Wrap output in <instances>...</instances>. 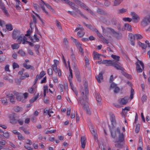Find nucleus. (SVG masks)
I'll use <instances>...</instances> for the list:
<instances>
[{
    "mask_svg": "<svg viewBox=\"0 0 150 150\" xmlns=\"http://www.w3.org/2000/svg\"><path fill=\"white\" fill-rule=\"evenodd\" d=\"M84 92L82 91L81 92V95L83 96V98H82L81 97H80L79 98V101L80 102L81 105H82V103H83L81 102L82 100H87V97L88 95V88L87 86V84L86 83H85L84 84Z\"/></svg>",
    "mask_w": 150,
    "mask_h": 150,
    "instance_id": "nucleus-1",
    "label": "nucleus"
},
{
    "mask_svg": "<svg viewBox=\"0 0 150 150\" xmlns=\"http://www.w3.org/2000/svg\"><path fill=\"white\" fill-rule=\"evenodd\" d=\"M76 4L80 5L81 7H83L85 10L87 11L88 12L91 14L93 16H95L96 14L94 13L88 7L86 6L83 3L81 2L78 0H76L75 1Z\"/></svg>",
    "mask_w": 150,
    "mask_h": 150,
    "instance_id": "nucleus-2",
    "label": "nucleus"
},
{
    "mask_svg": "<svg viewBox=\"0 0 150 150\" xmlns=\"http://www.w3.org/2000/svg\"><path fill=\"white\" fill-rule=\"evenodd\" d=\"M136 68L137 72L138 73L142 72V69L144 68V64L143 62L139 60L136 63Z\"/></svg>",
    "mask_w": 150,
    "mask_h": 150,
    "instance_id": "nucleus-3",
    "label": "nucleus"
},
{
    "mask_svg": "<svg viewBox=\"0 0 150 150\" xmlns=\"http://www.w3.org/2000/svg\"><path fill=\"white\" fill-rule=\"evenodd\" d=\"M106 29L110 31L113 37L118 38L122 36L121 34L116 31L114 29L111 28L107 27Z\"/></svg>",
    "mask_w": 150,
    "mask_h": 150,
    "instance_id": "nucleus-4",
    "label": "nucleus"
},
{
    "mask_svg": "<svg viewBox=\"0 0 150 150\" xmlns=\"http://www.w3.org/2000/svg\"><path fill=\"white\" fill-rule=\"evenodd\" d=\"M150 23V17H145L141 21V25L142 27H145Z\"/></svg>",
    "mask_w": 150,
    "mask_h": 150,
    "instance_id": "nucleus-5",
    "label": "nucleus"
},
{
    "mask_svg": "<svg viewBox=\"0 0 150 150\" xmlns=\"http://www.w3.org/2000/svg\"><path fill=\"white\" fill-rule=\"evenodd\" d=\"M111 23L113 25H115L117 27L119 31L121 30V25L117 20L115 18H113L111 21Z\"/></svg>",
    "mask_w": 150,
    "mask_h": 150,
    "instance_id": "nucleus-6",
    "label": "nucleus"
},
{
    "mask_svg": "<svg viewBox=\"0 0 150 150\" xmlns=\"http://www.w3.org/2000/svg\"><path fill=\"white\" fill-rule=\"evenodd\" d=\"M131 15L134 22L137 23L140 20V17L135 13L134 12H131Z\"/></svg>",
    "mask_w": 150,
    "mask_h": 150,
    "instance_id": "nucleus-7",
    "label": "nucleus"
},
{
    "mask_svg": "<svg viewBox=\"0 0 150 150\" xmlns=\"http://www.w3.org/2000/svg\"><path fill=\"white\" fill-rule=\"evenodd\" d=\"M10 122L12 124H15L18 122V120L15 119V114H12L9 116Z\"/></svg>",
    "mask_w": 150,
    "mask_h": 150,
    "instance_id": "nucleus-8",
    "label": "nucleus"
},
{
    "mask_svg": "<svg viewBox=\"0 0 150 150\" xmlns=\"http://www.w3.org/2000/svg\"><path fill=\"white\" fill-rule=\"evenodd\" d=\"M129 37L130 40V43L133 46H134L135 44L134 40L135 39V35L130 33L129 34Z\"/></svg>",
    "mask_w": 150,
    "mask_h": 150,
    "instance_id": "nucleus-9",
    "label": "nucleus"
},
{
    "mask_svg": "<svg viewBox=\"0 0 150 150\" xmlns=\"http://www.w3.org/2000/svg\"><path fill=\"white\" fill-rule=\"evenodd\" d=\"M20 31L17 30H14L12 33V38L14 39H17L18 37L20 35Z\"/></svg>",
    "mask_w": 150,
    "mask_h": 150,
    "instance_id": "nucleus-10",
    "label": "nucleus"
},
{
    "mask_svg": "<svg viewBox=\"0 0 150 150\" xmlns=\"http://www.w3.org/2000/svg\"><path fill=\"white\" fill-rule=\"evenodd\" d=\"M128 97H125L123 98L119 99L118 101L120 105H125L128 102Z\"/></svg>",
    "mask_w": 150,
    "mask_h": 150,
    "instance_id": "nucleus-11",
    "label": "nucleus"
},
{
    "mask_svg": "<svg viewBox=\"0 0 150 150\" xmlns=\"http://www.w3.org/2000/svg\"><path fill=\"white\" fill-rule=\"evenodd\" d=\"M7 96L10 102L12 103H15V97L14 95L12 93H9L7 95Z\"/></svg>",
    "mask_w": 150,
    "mask_h": 150,
    "instance_id": "nucleus-12",
    "label": "nucleus"
},
{
    "mask_svg": "<svg viewBox=\"0 0 150 150\" xmlns=\"http://www.w3.org/2000/svg\"><path fill=\"white\" fill-rule=\"evenodd\" d=\"M82 105H83V106L82 108V109L86 111V113L87 114L90 115L91 112L88 106L85 103H82Z\"/></svg>",
    "mask_w": 150,
    "mask_h": 150,
    "instance_id": "nucleus-13",
    "label": "nucleus"
},
{
    "mask_svg": "<svg viewBox=\"0 0 150 150\" xmlns=\"http://www.w3.org/2000/svg\"><path fill=\"white\" fill-rule=\"evenodd\" d=\"M97 12L100 15H104L106 16H108V14L106 11L100 8H98L97 9Z\"/></svg>",
    "mask_w": 150,
    "mask_h": 150,
    "instance_id": "nucleus-14",
    "label": "nucleus"
},
{
    "mask_svg": "<svg viewBox=\"0 0 150 150\" xmlns=\"http://www.w3.org/2000/svg\"><path fill=\"white\" fill-rule=\"evenodd\" d=\"M86 138L84 136H82L81 137V147L83 149L85 147L86 143Z\"/></svg>",
    "mask_w": 150,
    "mask_h": 150,
    "instance_id": "nucleus-15",
    "label": "nucleus"
},
{
    "mask_svg": "<svg viewBox=\"0 0 150 150\" xmlns=\"http://www.w3.org/2000/svg\"><path fill=\"white\" fill-rule=\"evenodd\" d=\"M77 7V6H76L75 7H74V8H72V9L74 10L77 13H78L79 14H80L82 17H83L85 18L86 19H88V18L87 17H86L84 15L83 13L81 12L79 10L78 8Z\"/></svg>",
    "mask_w": 150,
    "mask_h": 150,
    "instance_id": "nucleus-16",
    "label": "nucleus"
},
{
    "mask_svg": "<svg viewBox=\"0 0 150 150\" xmlns=\"http://www.w3.org/2000/svg\"><path fill=\"white\" fill-rule=\"evenodd\" d=\"M77 7V6H76L75 7H74V8H72V9L74 10L77 13H78L79 14H80L82 17H83L85 18L86 19H88V18L87 17H86L84 15L83 13L81 12L79 10L78 8Z\"/></svg>",
    "mask_w": 150,
    "mask_h": 150,
    "instance_id": "nucleus-17",
    "label": "nucleus"
},
{
    "mask_svg": "<svg viewBox=\"0 0 150 150\" xmlns=\"http://www.w3.org/2000/svg\"><path fill=\"white\" fill-rule=\"evenodd\" d=\"M77 7V6H76L75 7H74V8H72V9L74 10L77 13H78L79 14H80L82 17H83L85 18L86 19H88V18L87 17H86L84 15L83 13L81 12L79 10L78 8Z\"/></svg>",
    "mask_w": 150,
    "mask_h": 150,
    "instance_id": "nucleus-18",
    "label": "nucleus"
},
{
    "mask_svg": "<svg viewBox=\"0 0 150 150\" xmlns=\"http://www.w3.org/2000/svg\"><path fill=\"white\" fill-rule=\"evenodd\" d=\"M110 120L112 125L114 126L116 124L115 116L113 114H111L110 116Z\"/></svg>",
    "mask_w": 150,
    "mask_h": 150,
    "instance_id": "nucleus-19",
    "label": "nucleus"
},
{
    "mask_svg": "<svg viewBox=\"0 0 150 150\" xmlns=\"http://www.w3.org/2000/svg\"><path fill=\"white\" fill-rule=\"evenodd\" d=\"M14 94L16 96V99L18 100H21L23 98V95L21 93H18L16 91L14 92Z\"/></svg>",
    "mask_w": 150,
    "mask_h": 150,
    "instance_id": "nucleus-20",
    "label": "nucleus"
},
{
    "mask_svg": "<svg viewBox=\"0 0 150 150\" xmlns=\"http://www.w3.org/2000/svg\"><path fill=\"white\" fill-rule=\"evenodd\" d=\"M113 66L117 70H123L124 69L123 68L119 65L115 61H114Z\"/></svg>",
    "mask_w": 150,
    "mask_h": 150,
    "instance_id": "nucleus-21",
    "label": "nucleus"
},
{
    "mask_svg": "<svg viewBox=\"0 0 150 150\" xmlns=\"http://www.w3.org/2000/svg\"><path fill=\"white\" fill-rule=\"evenodd\" d=\"M125 29L123 28H121V30H122V31H124L125 29H126L127 30H128L129 31H131L132 28L131 26L129 24L125 23Z\"/></svg>",
    "mask_w": 150,
    "mask_h": 150,
    "instance_id": "nucleus-22",
    "label": "nucleus"
},
{
    "mask_svg": "<svg viewBox=\"0 0 150 150\" xmlns=\"http://www.w3.org/2000/svg\"><path fill=\"white\" fill-rule=\"evenodd\" d=\"M124 139V135L123 133L120 134L119 135L117 142H122Z\"/></svg>",
    "mask_w": 150,
    "mask_h": 150,
    "instance_id": "nucleus-23",
    "label": "nucleus"
},
{
    "mask_svg": "<svg viewBox=\"0 0 150 150\" xmlns=\"http://www.w3.org/2000/svg\"><path fill=\"white\" fill-rule=\"evenodd\" d=\"M96 98L98 104L100 105H101L100 102L101 100V98L99 94L98 93H96Z\"/></svg>",
    "mask_w": 150,
    "mask_h": 150,
    "instance_id": "nucleus-24",
    "label": "nucleus"
},
{
    "mask_svg": "<svg viewBox=\"0 0 150 150\" xmlns=\"http://www.w3.org/2000/svg\"><path fill=\"white\" fill-rule=\"evenodd\" d=\"M96 78L97 81L99 83H101L100 79L101 80H103V74L102 72L98 74V76L96 77Z\"/></svg>",
    "mask_w": 150,
    "mask_h": 150,
    "instance_id": "nucleus-25",
    "label": "nucleus"
},
{
    "mask_svg": "<svg viewBox=\"0 0 150 150\" xmlns=\"http://www.w3.org/2000/svg\"><path fill=\"white\" fill-rule=\"evenodd\" d=\"M23 66L24 67L28 69H31L33 70H34V67H33L30 65H27V64L25 63H24L23 64Z\"/></svg>",
    "mask_w": 150,
    "mask_h": 150,
    "instance_id": "nucleus-26",
    "label": "nucleus"
},
{
    "mask_svg": "<svg viewBox=\"0 0 150 150\" xmlns=\"http://www.w3.org/2000/svg\"><path fill=\"white\" fill-rule=\"evenodd\" d=\"M64 1L66 3L68 4L69 5L71 6L72 7V8H74V7L76 6L74 3L71 2L69 0H64Z\"/></svg>",
    "mask_w": 150,
    "mask_h": 150,
    "instance_id": "nucleus-27",
    "label": "nucleus"
},
{
    "mask_svg": "<svg viewBox=\"0 0 150 150\" xmlns=\"http://www.w3.org/2000/svg\"><path fill=\"white\" fill-rule=\"evenodd\" d=\"M93 55L94 59H99L100 58V54L97 52L93 51Z\"/></svg>",
    "mask_w": 150,
    "mask_h": 150,
    "instance_id": "nucleus-28",
    "label": "nucleus"
},
{
    "mask_svg": "<svg viewBox=\"0 0 150 150\" xmlns=\"http://www.w3.org/2000/svg\"><path fill=\"white\" fill-rule=\"evenodd\" d=\"M138 45L139 47H142V49L145 50L147 46L144 43H142L140 41L138 42Z\"/></svg>",
    "mask_w": 150,
    "mask_h": 150,
    "instance_id": "nucleus-29",
    "label": "nucleus"
},
{
    "mask_svg": "<svg viewBox=\"0 0 150 150\" xmlns=\"http://www.w3.org/2000/svg\"><path fill=\"white\" fill-rule=\"evenodd\" d=\"M75 74L76 78L77 79L78 81L80 80V73L79 70L76 69L75 71Z\"/></svg>",
    "mask_w": 150,
    "mask_h": 150,
    "instance_id": "nucleus-30",
    "label": "nucleus"
},
{
    "mask_svg": "<svg viewBox=\"0 0 150 150\" xmlns=\"http://www.w3.org/2000/svg\"><path fill=\"white\" fill-rule=\"evenodd\" d=\"M23 34L20 35L18 37L17 39V41L19 44H20L22 40H23Z\"/></svg>",
    "mask_w": 150,
    "mask_h": 150,
    "instance_id": "nucleus-31",
    "label": "nucleus"
},
{
    "mask_svg": "<svg viewBox=\"0 0 150 150\" xmlns=\"http://www.w3.org/2000/svg\"><path fill=\"white\" fill-rule=\"evenodd\" d=\"M56 24L60 30V31H62V29L61 26V24L57 20L56 21Z\"/></svg>",
    "mask_w": 150,
    "mask_h": 150,
    "instance_id": "nucleus-32",
    "label": "nucleus"
},
{
    "mask_svg": "<svg viewBox=\"0 0 150 150\" xmlns=\"http://www.w3.org/2000/svg\"><path fill=\"white\" fill-rule=\"evenodd\" d=\"M24 76L21 75L20 77V79L21 80H23L26 77L28 78L29 76V74L25 72L24 74Z\"/></svg>",
    "mask_w": 150,
    "mask_h": 150,
    "instance_id": "nucleus-33",
    "label": "nucleus"
},
{
    "mask_svg": "<svg viewBox=\"0 0 150 150\" xmlns=\"http://www.w3.org/2000/svg\"><path fill=\"white\" fill-rule=\"evenodd\" d=\"M111 56L112 58L116 60L115 61L116 62L119 61L120 58V57L119 56L114 54H112Z\"/></svg>",
    "mask_w": 150,
    "mask_h": 150,
    "instance_id": "nucleus-34",
    "label": "nucleus"
},
{
    "mask_svg": "<svg viewBox=\"0 0 150 150\" xmlns=\"http://www.w3.org/2000/svg\"><path fill=\"white\" fill-rule=\"evenodd\" d=\"M115 61L111 60H108L107 61V64L106 65V66H113L114 62Z\"/></svg>",
    "mask_w": 150,
    "mask_h": 150,
    "instance_id": "nucleus-35",
    "label": "nucleus"
},
{
    "mask_svg": "<svg viewBox=\"0 0 150 150\" xmlns=\"http://www.w3.org/2000/svg\"><path fill=\"white\" fill-rule=\"evenodd\" d=\"M123 0H115L114 2V6H117Z\"/></svg>",
    "mask_w": 150,
    "mask_h": 150,
    "instance_id": "nucleus-36",
    "label": "nucleus"
},
{
    "mask_svg": "<svg viewBox=\"0 0 150 150\" xmlns=\"http://www.w3.org/2000/svg\"><path fill=\"white\" fill-rule=\"evenodd\" d=\"M6 28L9 31H11L13 30L12 25L11 24L6 25Z\"/></svg>",
    "mask_w": 150,
    "mask_h": 150,
    "instance_id": "nucleus-37",
    "label": "nucleus"
},
{
    "mask_svg": "<svg viewBox=\"0 0 150 150\" xmlns=\"http://www.w3.org/2000/svg\"><path fill=\"white\" fill-rule=\"evenodd\" d=\"M3 135L5 138L6 139H9L10 137V134L8 132H3Z\"/></svg>",
    "mask_w": 150,
    "mask_h": 150,
    "instance_id": "nucleus-38",
    "label": "nucleus"
},
{
    "mask_svg": "<svg viewBox=\"0 0 150 150\" xmlns=\"http://www.w3.org/2000/svg\"><path fill=\"white\" fill-rule=\"evenodd\" d=\"M11 47L13 50L18 48L19 47V45L15 43L11 45Z\"/></svg>",
    "mask_w": 150,
    "mask_h": 150,
    "instance_id": "nucleus-39",
    "label": "nucleus"
},
{
    "mask_svg": "<svg viewBox=\"0 0 150 150\" xmlns=\"http://www.w3.org/2000/svg\"><path fill=\"white\" fill-rule=\"evenodd\" d=\"M135 39L140 40L143 38V37L139 34H136L134 35Z\"/></svg>",
    "mask_w": 150,
    "mask_h": 150,
    "instance_id": "nucleus-40",
    "label": "nucleus"
},
{
    "mask_svg": "<svg viewBox=\"0 0 150 150\" xmlns=\"http://www.w3.org/2000/svg\"><path fill=\"white\" fill-rule=\"evenodd\" d=\"M4 8H1L2 9V10L5 13V15L7 16H9V14L6 10L5 6H4Z\"/></svg>",
    "mask_w": 150,
    "mask_h": 150,
    "instance_id": "nucleus-41",
    "label": "nucleus"
},
{
    "mask_svg": "<svg viewBox=\"0 0 150 150\" xmlns=\"http://www.w3.org/2000/svg\"><path fill=\"white\" fill-rule=\"evenodd\" d=\"M85 32L82 31H79L77 33V35L80 37L83 36Z\"/></svg>",
    "mask_w": 150,
    "mask_h": 150,
    "instance_id": "nucleus-42",
    "label": "nucleus"
},
{
    "mask_svg": "<svg viewBox=\"0 0 150 150\" xmlns=\"http://www.w3.org/2000/svg\"><path fill=\"white\" fill-rule=\"evenodd\" d=\"M14 110L16 112H18L21 110L22 108L19 106H17L14 108Z\"/></svg>",
    "mask_w": 150,
    "mask_h": 150,
    "instance_id": "nucleus-43",
    "label": "nucleus"
},
{
    "mask_svg": "<svg viewBox=\"0 0 150 150\" xmlns=\"http://www.w3.org/2000/svg\"><path fill=\"white\" fill-rule=\"evenodd\" d=\"M110 131L112 137L113 138H115L116 136V132L115 131L114 132H113L111 129H110Z\"/></svg>",
    "mask_w": 150,
    "mask_h": 150,
    "instance_id": "nucleus-44",
    "label": "nucleus"
},
{
    "mask_svg": "<svg viewBox=\"0 0 150 150\" xmlns=\"http://www.w3.org/2000/svg\"><path fill=\"white\" fill-rule=\"evenodd\" d=\"M1 101L2 103L4 105H6L7 103V99L5 98H2L1 100Z\"/></svg>",
    "mask_w": 150,
    "mask_h": 150,
    "instance_id": "nucleus-45",
    "label": "nucleus"
},
{
    "mask_svg": "<svg viewBox=\"0 0 150 150\" xmlns=\"http://www.w3.org/2000/svg\"><path fill=\"white\" fill-rule=\"evenodd\" d=\"M140 125L139 124H137L136 125L135 129V132L137 133H138L139 130Z\"/></svg>",
    "mask_w": 150,
    "mask_h": 150,
    "instance_id": "nucleus-46",
    "label": "nucleus"
},
{
    "mask_svg": "<svg viewBox=\"0 0 150 150\" xmlns=\"http://www.w3.org/2000/svg\"><path fill=\"white\" fill-rule=\"evenodd\" d=\"M45 73L44 71H41L38 75L39 79H41L42 77H43L45 75Z\"/></svg>",
    "mask_w": 150,
    "mask_h": 150,
    "instance_id": "nucleus-47",
    "label": "nucleus"
},
{
    "mask_svg": "<svg viewBox=\"0 0 150 150\" xmlns=\"http://www.w3.org/2000/svg\"><path fill=\"white\" fill-rule=\"evenodd\" d=\"M18 53L22 56H23L25 55V52L22 50H19V51H18Z\"/></svg>",
    "mask_w": 150,
    "mask_h": 150,
    "instance_id": "nucleus-48",
    "label": "nucleus"
},
{
    "mask_svg": "<svg viewBox=\"0 0 150 150\" xmlns=\"http://www.w3.org/2000/svg\"><path fill=\"white\" fill-rule=\"evenodd\" d=\"M122 74L124 75L125 77L128 79H131V76L127 73H126L125 72L122 71Z\"/></svg>",
    "mask_w": 150,
    "mask_h": 150,
    "instance_id": "nucleus-49",
    "label": "nucleus"
},
{
    "mask_svg": "<svg viewBox=\"0 0 150 150\" xmlns=\"http://www.w3.org/2000/svg\"><path fill=\"white\" fill-rule=\"evenodd\" d=\"M56 131V130H47L45 132V133L46 134H48L49 133L52 134L55 132Z\"/></svg>",
    "mask_w": 150,
    "mask_h": 150,
    "instance_id": "nucleus-50",
    "label": "nucleus"
},
{
    "mask_svg": "<svg viewBox=\"0 0 150 150\" xmlns=\"http://www.w3.org/2000/svg\"><path fill=\"white\" fill-rule=\"evenodd\" d=\"M12 66L13 69H15L16 68H19V65L15 62L13 63Z\"/></svg>",
    "mask_w": 150,
    "mask_h": 150,
    "instance_id": "nucleus-51",
    "label": "nucleus"
},
{
    "mask_svg": "<svg viewBox=\"0 0 150 150\" xmlns=\"http://www.w3.org/2000/svg\"><path fill=\"white\" fill-rule=\"evenodd\" d=\"M69 68V72L70 73V75H69V76L70 77V78L71 79H72V71L71 69L70 65H69V63L68 65Z\"/></svg>",
    "mask_w": 150,
    "mask_h": 150,
    "instance_id": "nucleus-52",
    "label": "nucleus"
},
{
    "mask_svg": "<svg viewBox=\"0 0 150 150\" xmlns=\"http://www.w3.org/2000/svg\"><path fill=\"white\" fill-rule=\"evenodd\" d=\"M6 143V140L3 139H1L0 140V144L2 145H4Z\"/></svg>",
    "mask_w": 150,
    "mask_h": 150,
    "instance_id": "nucleus-53",
    "label": "nucleus"
},
{
    "mask_svg": "<svg viewBox=\"0 0 150 150\" xmlns=\"http://www.w3.org/2000/svg\"><path fill=\"white\" fill-rule=\"evenodd\" d=\"M127 11L126 9H124V8H122V9H119L118 10V11L120 13H123Z\"/></svg>",
    "mask_w": 150,
    "mask_h": 150,
    "instance_id": "nucleus-54",
    "label": "nucleus"
},
{
    "mask_svg": "<svg viewBox=\"0 0 150 150\" xmlns=\"http://www.w3.org/2000/svg\"><path fill=\"white\" fill-rule=\"evenodd\" d=\"M42 4H43L45 5L46 7L50 10L52 9V7L48 4L45 3L44 2H43Z\"/></svg>",
    "mask_w": 150,
    "mask_h": 150,
    "instance_id": "nucleus-55",
    "label": "nucleus"
},
{
    "mask_svg": "<svg viewBox=\"0 0 150 150\" xmlns=\"http://www.w3.org/2000/svg\"><path fill=\"white\" fill-rule=\"evenodd\" d=\"M63 86L62 84H59L58 86V88L59 89L60 91L62 92L63 91Z\"/></svg>",
    "mask_w": 150,
    "mask_h": 150,
    "instance_id": "nucleus-56",
    "label": "nucleus"
},
{
    "mask_svg": "<svg viewBox=\"0 0 150 150\" xmlns=\"http://www.w3.org/2000/svg\"><path fill=\"white\" fill-rule=\"evenodd\" d=\"M123 20L125 21H127L130 22L132 20V19L129 18H123Z\"/></svg>",
    "mask_w": 150,
    "mask_h": 150,
    "instance_id": "nucleus-57",
    "label": "nucleus"
},
{
    "mask_svg": "<svg viewBox=\"0 0 150 150\" xmlns=\"http://www.w3.org/2000/svg\"><path fill=\"white\" fill-rule=\"evenodd\" d=\"M102 40L103 43H105L107 44L109 43V42L108 40L106 39L104 37L101 39Z\"/></svg>",
    "mask_w": 150,
    "mask_h": 150,
    "instance_id": "nucleus-58",
    "label": "nucleus"
},
{
    "mask_svg": "<svg viewBox=\"0 0 150 150\" xmlns=\"http://www.w3.org/2000/svg\"><path fill=\"white\" fill-rule=\"evenodd\" d=\"M18 138L19 140H24L25 139L24 137L20 134V133L18 135Z\"/></svg>",
    "mask_w": 150,
    "mask_h": 150,
    "instance_id": "nucleus-59",
    "label": "nucleus"
},
{
    "mask_svg": "<svg viewBox=\"0 0 150 150\" xmlns=\"http://www.w3.org/2000/svg\"><path fill=\"white\" fill-rule=\"evenodd\" d=\"M35 88H29L28 91L29 92L31 93H34Z\"/></svg>",
    "mask_w": 150,
    "mask_h": 150,
    "instance_id": "nucleus-60",
    "label": "nucleus"
},
{
    "mask_svg": "<svg viewBox=\"0 0 150 150\" xmlns=\"http://www.w3.org/2000/svg\"><path fill=\"white\" fill-rule=\"evenodd\" d=\"M120 91V88L117 86L115 88L114 91L115 93H118Z\"/></svg>",
    "mask_w": 150,
    "mask_h": 150,
    "instance_id": "nucleus-61",
    "label": "nucleus"
},
{
    "mask_svg": "<svg viewBox=\"0 0 150 150\" xmlns=\"http://www.w3.org/2000/svg\"><path fill=\"white\" fill-rule=\"evenodd\" d=\"M70 57L71 59L73 61H75L76 59L75 58V55L74 54H71L70 55Z\"/></svg>",
    "mask_w": 150,
    "mask_h": 150,
    "instance_id": "nucleus-62",
    "label": "nucleus"
},
{
    "mask_svg": "<svg viewBox=\"0 0 150 150\" xmlns=\"http://www.w3.org/2000/svg\"><path fill=\"white\" fill-rule=\"evenodd\" d=\"M147 97L145 95H143L142 98V101L143 102L146 100Z\"/></svg>",
    "mask_w": 150,
    "mask_h": 150,
    "instance_id": "nucleus-63",
    "label": "nucleus"
},
{
    "mask_svg": "<svg viewBox=\"0 0 150 150\" xmlns=\"http://www.w3.org/2000/svg\"><path fill=\"white\" fill-rule=\"evenodd\" d=\"M48 73L49 75H51L52 74V69L51 68L48 69L47 70Z\"/></svg>",
    "mask_w": 150,
    "mask_h": 150,
    "instance_id": "nucleus-64",
    "label": "nucleus"
}]
</instances>
